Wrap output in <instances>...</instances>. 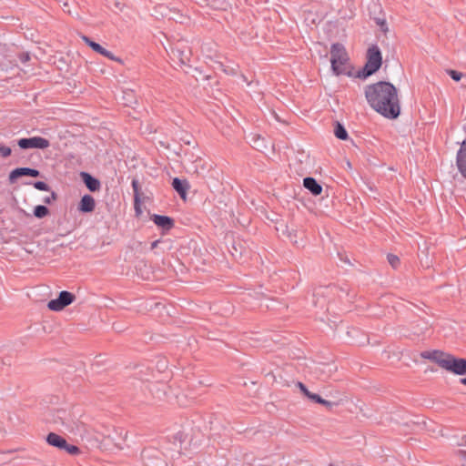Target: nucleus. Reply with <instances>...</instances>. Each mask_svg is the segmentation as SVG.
Returning <instances> with one entry per match:
<instances>
[{
  "label": "nucleus",
  "mask_w": 466,
  "mask_h": 466,
  "mask_svg": "<svg viewBox=\"0 0 466 466\" xmlns=\"http://www.w3.org/2000/svg\"><path fill=\"white\" fill-rule=\"evenodd\" d=\"M62 3L64 5V11L67 12L68 14H71L70 10H66V8H68V3L66 2V0H64Z\"/></svg>",
  "instance_id": "nucleus-38"
},
{
  "label": "nucleus",
  "mask_w": 466,
  "mask_h": 466,
  "mask_svg": "<svg viewBox=\"0 0 466 466\" xmlns=\"http://www.w3.org/2000/svg\"><path fill=\"white\" fill-rule=\"evenodd\" d=\"M443 369L456 375H466V359L456 358L449 353Z\"/></svg>",
  "instance_id": "nucleus-6"
},
{
  "label": "nucleus",
  "mask_w": 466,
  "mask_h": 466,
  "mask_svg": "<svg viewBox=\"0 0 466 466\" xmlns=\"http://www.w3.org/2000/svg\"><path fill=\"white\" fill-rule=\"evenodd\" d=\"M350 57L340 43H334L330 47V63L331 69L336 76L347 75L352 76L353 67L349 63Z\"/></svg>",
  "instance_id": "nucleus-2"
},
{
  "label": "nucleus",
  "mask_w": 466,
  "mask_h": 466,
  "mask_svg": "<svg viewBox=\"0 0 466 466\" xmlns=\"http://www.w3.org/2000/svg\"><path fill=\"white\" fill-rule=\"evenodd\" d=\"M57 198H58L57 194L55 191H52L51 195L49 197H46L43 201L46 204H51V202L56 200Z\"/></svg>",
  "instance_id": "nucleus-31"
},
{
  "label": "nucleus",
  "mask_w": 466,
  "mask_h": 466,
  "mask_svg": "<svg viewBox=\"0 0 466 466\" xmlns=\"http://www.w3.org/2000/svg\"><path fill=\"white\" fill-rule=\"evenodd\" d=\"M80 177L89 191L96 192V191L100 190L101 183H100L99 179H97L91 174L82 171L80 173Z\"/></svg>",
  "instance_id": "nucleus-14"
},
{
  "label": "nucleus",
  "mask_w": 466,
  "mask_h": 466,
  "mask_svg": "<svg viewBox=\"0 0 466 466\" xmlns=\"http://www.w3.org/2000/svg\"><path fill=\"white\" fill-rule=\"evenodd\" d=\"M446 72L456 82H459L463 76L462 73L453 69H447Z\"/></svg>",
  "instance_id": "nucleus-27"
},
{
  "label": "nucleus",
  "mask_w": 466,
  "mask_h": 466,
  "mask_svg": "<svg viewBox=\"0 0 466 466\" xmlns=\"http://www.w3.org/2000/svg\"><path fill=\"white\" fill-rule=\"evenodd\" d=\"M303 186L314 196H319L322 192V186L312 177H305Z\"/></svg>",
  "instance_id": "nucleus-17"
},
{
  "label": "nucleus",
  "mask_w": 466,
  "mask_h": 466,
  "mask_svg": "<svg viewBox=\"0 0 466 466\" xmlns=\"http://www.w3.org/2000/svg\"><path fill=\"white\" fill-rule=\"evenodd\" d=\"M131 186L133 188L134 193V208L136 217H140L142 214V208H141V187L139 181L137 178H133L131 182Z\"/></svg>",
  "instance_id": "nucleus-12"
},
{
  "label": "nucleus",
  "mask_w": 466,
  "mask_h": 466,
  "mask_svg": "<svg viewBox=\"0 0 466 466\" xmlns=\"http://www.w3.org/2000/svg\"><path fill=\"white\" fill-rule=\"evenodd\" d=\"M144 466H167L161 453L157 450L144 449L141 452Z\"/></svg>",
  "instance_id": "nucleus-8"
},
{
  "label": "nucleus",
  "mask_w": 466,
  "mask_h": 466,
  "mask_svg": "<svg viewBox=\"0 0 466 466\" xmlns=\"http://www.w3.org/2000/svg\"><path fill=\"white\" fill-rule=\"evenodd\" d=\"M297 385L299 388V390H301V392L307 397L310 391L308 390V388L305 386V384L299 381Z\"/></svg>",
  "instance_id": "nucleus-35"
},
{
  "label": "nucleus",
  "mask_w": 466,
  "mask_h": 466,
  "mask_svg": "<svg viewBox=\"0 0 466 466\" xmlns=\"http://www.w3.org/2000/svg\"><path fill=\"white\" fill-rule=\"evenodd\" d=\"M329 466H334L333 464H329Z\"/></svg>",
  "instance_id": "nucleus-47"
},
{
  "label": "nucleus",
  "mask_w": 466,
  "mask_h": 466,
  "mask_svg": "<svg viewBox=\"0 0 466 466\" xmlns=\"http://www.w3.org/2000/svg\"><path fill=\"white\" fill-rule=\"evenodd\" d=\"M449 353H446L440 350H425L420 353V357L422 359L430 360L435 363H437L441 368L443 369L444 363L446 361V356Z\"/></svg>",
  "instance_id": "nucleus-11"
},
{
  "label": "nucleus",
  "mask_w": 466,
  "mask_h": 466,
  "mask_svg": "<svg viewBox=\"0 0 466 466\" xmlns=\"http://www.w3.org/2000/svg\"><path fill=\"white\" fill-rule=\"evenodd\" d=\"M96 208V201L95 198L89 195L86 194L84 195L77 206L78 211L82 213H91L95 210Z\"/></svg>",
  "instance_id": "nucleus-15"
},
{
  "label": "nucleus",
  "mask_w": 466,
  "mask_h": 466,
  "mask_svg": "<svg viewBox=\"0 0 466 466\" xmlns=\"http://www.w3.org/2000/svg\"><path fill=\"white\" fill-rule=\"evenodd\" d=\"M456 165L461 175L466 178V139H464L457 152Z\"/></svg>",
  "instance_id": "nucleus-13"
},
{
  "label": "nucleus",
  "mask_w": 466,
  "mask_h": 466,
  "mask_svg": "<svg viewBox=\"0 0 466 466\" xmlns=\"http://www.w3.org/2000/svg\"><path fill=\"white\" fill-rule=\"evenodd\" d=\"M334 135L337 138L340 140H347L349 137L348 132L344 126L340 124L339 121L335 122L334 125Z\"/></svg>",
  "instance_id": "nucleus-18"
},
{
  "label": "nucleus",
  "mask_w": 466,
  "mask_h": 466,
  "mask_svg": "<svg viewBox=\"0 0 466 466\" xmlns=\"http://www.w3.org/2000/svg\"><path fill=\"white\" fill-rule=\"evenodd\" d=\"M34 216L37 218H43L49 215L50 211L49 208L46 206L44 205H38L35 206L34 208Z\"/></svg>",
  "instance_id": "nucleus-23"
},
{
  "label": "nucleus",
  "mask_w": 466,
  "mask_h": 466,
  "mask_svg": "<svg viewBox=\"0 0 466 466\" xmlns=\"http://www.w3.org/2000/svg\"><path fill=\"white\" fill-rule=\"evenodd\" d=\"M330 288H331V286H327V287H325V289H330Z\"/></svg>",
  "instance_id": "nucleus-45"
},
{
  "label": "nucleus",
  "mask_w": 466,
  "mask_h": 466,
  "mask_svg": "<svg viewBox=\"0 0 466 466\" xmlns=\"http://www.w3.org/2000/svg\"><path fill=\"white\" fill-rule=\"evenodd\" d=\"M375 21H376V24L380 26L381 31H383V32L388 31V26H387L386 21L384 19L376 18Z\"/></svg>",
  "instance_id": "nucleus-32"
},
{
  "label": "nucleus",
  "mask_w": 466,
  "mask_h": 466,
  "mask_svg": "<svg viewBox=\"0 0 466 466\" xmlns=\"http://www.w3.org/2000/svg\"><path fill=\"white\" fill-rule=\"evenodd\" d=\"M159 243H160V239H157V240L153 241V242L151 243L150 248H151V249H155V248L157 247V245H158Z\"/></svg>",
  "instance_id": "nucleus-37"
},
{
  "label": "nucleus",
  "mask_w": 466,
  "mask_h": 466,
  "mask_svg": "<svg viewBox=\"0 0 466 466\" xmlns=\"http://www.w3.org/2000/svg\"><path fill=\"white\" fill-rule=\"evenodd\" d=\"M46 440L50 446L65 451L68 454L76 455L80 453V449L77 446L67 443L64 437L55 432L48 433Z\"/></svg>",
  "instance_id": "nucleus-4"
},
{
  "label": "nucleus",
  "mask_w": 466,
  "mask_h": 466,
  "mask_svg": "<svg viewBox=\"0 0 466 466\" xmlns=\"http://www.w3.org/2000/svg\"><path fill=\"white\" fill-rule=\"evenodd\" d=\"M387 259H388L389 264L393 268H397L400 264V258L397 255L390 253L387 255Z\"/></svg>",
  "instance_id": "nucleus-26"
},
{
  "label": "nucleus",
  "mask_w": 466,
  "mask_h": 466,
  "mask_svg": "<svg viewBox=\"0 0 466 466\" xmlns=\"http://www.w3.org/2000/svg\"><path fill=\"white\" fill-rule=\"evenodd\" d=\"M172 54L175 57H177L182 64H187L189 61L190 52H185L177 46L172 48Z\"/></svg>",
  "instance_id": "nucleus-22"
},
{
  "label": "nucleus",
  "mask_w": 466,
  "mask_h": 466,
  "mask_svg": "<svg viewBox=\"0 0 466 466\" xmlns=\"http://www.w3.org/2000/svg\"><path fill=\"white\" fill-rule=\"evenodd\" d=\"M358 330L356 329H352L351 331H348V335H350L351 332H357Z\"/></svg>",
  "instance_id": "nucleus-41"
},
{
  "label": "nucleus",
  "mask_w": 466,
  "mask_h": 466,
  "mask_svg": "<svg viewBox=\"0 0 466 466\" xmlns=\"http://www.w3.org/2000/svg\"><path fill=\"white\" fill-rule=\"evenodd\" d=\"M298 230L293 227L289 228L288 225L285 226V230H283V234L288 238V239L293 244H298Z\"/></svg>",
  "instance_id": "nucleus-21"
},
{
  "label": "nucleus",
  "mask_w": 466,
  "mask_h": 466,
  "mask_svg": "<svg viewBox=\"0 0 466 466\" xmlns=\"http://www.w3.org/2000/svg\"><path fill=\"white\" fill-rule=\"evenodd\" d=\"M321 405L325 406L328 410H331L335 405H337V403L335 402H332V401H329V400H326L324 399H322V402H320Z\"/></svg>",
  "instance_id": "nucleus-36"
},
{
  "label": "nucleus",
  "mask_w": 466,
  "mask_h": 466,
  "mask_svg": "<svg viewBox=\"0 0 466 466\" xmlns=\"http://www.w3.org/2000/svg\"><path fill=\"white\" fill-rule=\"evenodd\" d=\"M365 97L376 112L389 119H396L400 114L397 88L388 81H379L366 86Z\"/></svg>",
  "instance_id": "nucleus-1"
},
{
  "label": "nucleus",
  "mask_w": 466,
  "mask_h": 466,
  "mask_svg": "<svg viewBox=\"0 0 466 466\" xmlns=\"http://www.w3.org/2000/svg\"><path fill=\"white\" fill-rule=\"evenodd\" d=\"M41 176V172L38 169L26 167H16L9 173L8 180L10 184H14L22 177H39Z\"/></svg>",
  "instance_id": "nucleus-9"
},
{
  "label": "nucleus",
  "mask_w": 466,
  "mask_h": 466,
  "mask_svg": "<svg viewBox=\"0 0 466 466\" xmlns=\"http://www.w3.org/2000/svg\"><path fill=\"white\" fill-rule=\"evenodd\" d=\"M12 150L9 147L0 144V156L3 157H8L11 156Z\"/></svg>",
  "instance_id": "nucleus-29"
},
{
  "label": "nucleus",
  "mask_w": 466,
  "mask_h": 466,
  "mask_svg": "<svg viewBox=\"0 0 466 466\" xmlns=\"http://www.w3.org/2000/svg\"><path fill=\"white\" fill-rule=\"evenodd\" d=\"M83 41L95 52L101 55L104 54V48L100 44L93 41L86 35L82 36Z\"/></svg>",
  "instance_id": "nucleus-19"
},
{
  "label": "nucleus",
  "mask_w": 466,
  "mask_h": 466,
  "mask_svg": "<svg viewBox=\"0 0 466 466\" xmlns=\"http://www.w3.org/2000/svg\"><path fill=\"white\" fill-rule=\"evenodd\" d=\"M460 382H461L462 385H465V386H466V377L461 378V379L460 380Z\"/></svg>",
  "instance_id": "nucleus-39"
},
{
  "label": "nucleus",
  "mask_w": 466,
  "mask_h": 466,
  "mask_svg": "<svg viewBox=\"0 0 466 466\" xmlns=\"http://www.w3.org/2000/svg\"><path fill=\"white\" fill-rule=\"evenodd\" d=\"M76 300V296L70 291H60L56 299H51L47 303V308L52 311H60L69 306Z\"/></svg>",
  "instance_id": "nucleus-5"
},
{
  "label": "nucleus",
  "mask_w": 466,
  "mask_h": 466,
  "mask_svg": "<svg viewBox=\"0 0 466 466\" xmlns=\"http://www.w3.org/2000/svg\"><path fill=\"white\" fill-rule=\"evenodd\" d=\"M101 56H103L105 57H107L110 60L116 61V62H118L120 64L123 63L121 58L116 57L112 52L106 50V48H104V54H101Z\"/></svg>",
  "instance_id": "nucleus-28"
},
{
  "label": "nucleus",
  "mask_w": 466,
  "mask_h": 466,
  "mask_svg": "<svg viewBox=\"0 0 466 466\" xmlns=\"http://www.w3.org/2000/svg\"><path fill=\"white\" fill-rule=\"evenodd\" d=\"M382 65L381 52L377 45H371L366 54V63L355 77L366 79L380 70Z\"/></svg>",
  "instance_id": "nucleus-3"
},
{
  "label": "nucleus",
  "mask_w": 466,
  "mask_h": 466,
  "mask_svg": "<svg viewBox=\"0 0 466 466\" xmlns=\"http://www.w3.org/2000/svg\"><path fill=\"white\" fill-rule=\"evenodd\" d=\"M307 398L309 400H310L312 402L314 403H318V404H320V402H322V397L317 393H312V392H309V395L307 396Z\"/></svg>",
  "instance_id": "nucleus-30"
},
{
  "label": "nucleus",
  "mask_w": 466,
  "mask_h": 466,
  "mask_svg": "<svg viewBox=\"0 0 466 466\" xmlns=\"http://www.w3.org/2000/svg\"><path fill=\"white\" fill-rule=\"evenodd\" d=\"M375 21H376V24L380 26L381 31H383V32L388 31V26H387L386 21L384 19L376 18Z\"/></svg>",
  "instance_id": "nucleus-33"
},
{
  "label": "nucleus",
  "mask_w": 466,
  "mask_h": 466,
  "mask_svg": "<svg viewBox=\"0 0 466 466\" xmlns=\"http://www.w3.org/2000/svg\"><path fill=\"white\" fill-rule=\"evenodd\" d=\"M252 147L258 151L263 152L267 148L265 138L259 135H255L252 137Z\"/></svg>",
  "instance_id": "nucleus-20"
},
{
  "label": "nucleus",
  "mask_w": 466,
  "mask_h": 466,
  "mask_svg": "<svg viewBox=\"0 0 466 466\" xmlns=\"http://www.w3.org/2000/svg\"><path fill=\"white\" fill-rule=\"evenodd\" d=\"M26 185H33L34 187L40 191H50L51 188L49 185L44 181H35V182H27Z\"/></svg>",
  "instance_id": "nucleus-24"
},
{
  "label": "nucleus",
  "mask_w": 466,
  "mask_h": 466,
  "mask_svg": "<svg viewBox=\"0 0 466 466\" xmlns=\"http://www.w3.org/2000/svg\"><path fill=\"white\" fill-rule=\"evenodd\" d=\"M218 68L222 70L225 74L235 76L238 73V69L229 66H226L221 62H218Z\"/></svg>",
  "instance_id": "nucleus-25"
},
{
  "label": "nucleus",
  "mask_w": 466,
  "mask_h": 466,
  "mask_svg": "<svg viewBox=\"0 0 466 466\" xmlns=\"http://www.w3.org/2000/svg\"><path fill=\"white\" fill-rule=\"evenodd\" d=\"M127 435V431H125V436H124V438H123V441H125V440H126Z\"/></svg>",
  "instance_id": "nucleus-43"
},
{
  "label": "nucleus",
  "mask_w": 466,
  "mask_h": 466,
  "mask_svg": "<svg viewBox=\"0 0 466 466\" xmlns=\"http://www.w3.org/2000/svg\"><path fill=\"white\" fill-rule=\"evenodd\" d=\"M150 219L157 226L163 234L169 232L175 227V220L171 217L153 214Z\"/></svg>",
  "instance_id": "nucleus-10"
},
{
  "label": "nucleus",
  "mask_w": 466,
  "mask_h": 466,
  "mask_svg": "<svg viewBox=\"0 0 466 466\" xmlns=\"http://www.w3.org/2000/svg\"><path fill=\"white\" fill-rule=\"evenodd\" d=\"M460 453L466 458V451H460Z\"/></svg>",
  "instance_id": "nucleus-40"
},
{
  "label": "nucleus",
  "mask_w": 466,
  "mask_h": 466,
  "mask_svg": "<svg viewBox=\"0 0 466 466\" xmlns=\"http://www.w3.org/2000/svg\"><path fill=\"white\" fill-rule=\"evenodd\" d=\"M116 445L118 448L122 449V447L120 446V444H119V443H116Z\"/></svg>",
  "instance_id": "nucleus-44"
},
{
  "label": "nucleus",
  "mask_w": 466,
  "mask_h": 466,
  "mask_svg": "<svg viewBox=\"0 0 466 466\" xmlns=\"http://www.w3.org/2000/svg\"><path fill=\"white\" fill-rule=\"evenodd\" d=\"M57 2H63L64 0H56Z\"/></svg>",
  "instance_id": "nucleus-46"
},
{
  "label": "nucleus",
  "mask_w": 466,
  "mask_h": 466,
  "mask_svg": "<svg viewBox=\"0 0 466 466\" xmlns=\"http://www.w3.org/2000/svg\"><path fill=\"white\" fill-rule=\"evenodd\" d=\"M18 58L21 63L25 64L30 60V56L28 53L23 52L19 54Z\"/></svg>",
  "instance_id": "nucleus-34"
},
{
  "label": "nucleus",
  "mask_w": 466,
  "mask_h": 466,
  "mask_svg": "<svg viewBox=\"0 0 466 466\" xmlns=\"http://www.w3.org/2000/svg\"><path fill=\"white\" fill-rule=\"evenodd\" d=\"M319 291H320V289H319V291H315V292H314V296H316V295H319Z\"/></svg>",
  "instance_id": "nucleus-42"
},
{
  "label": "nucleus",
  "mask_w": 466,
  "mask_h": 466,
  "mask_svg": "<svg viewBox=\"0 0 466 466\" xmlns=\"http://www.w3.org/2000/svg\"><path fill=\"white\" fill-rule=\"evenodd\" d=\"M172 187L182 199H186L187 190L189 189V183L187 179H180L178 177L173 178Z\"/></svg>",
  "instance_id": "nucleus-16"
},
{
  "label": "nucleus",
  "mask_w": 466,
  "mask_h": 466,
  "mask_svg": "<svg viewBox=\"0 0 466 466\" xmlns=\"http://www.w3.org/2000/svg\"><path fill=\"white\" fill-rule=\"evenodd\" d=\"M17 145L24 150L31 148L46 149L50 146V142L48 139L42 137H32L18 139Z\"/></svg>",
  "instance_id": "nucleus-7"
}]
</instances>
